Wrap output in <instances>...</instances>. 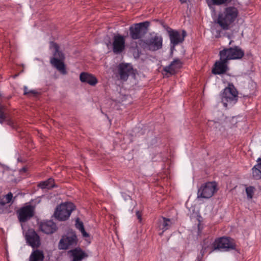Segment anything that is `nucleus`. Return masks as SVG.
<instances>
[{"label":"nucleus","mask_w":261,"mask_h":261,"mask_svg":"<svg viewBox=\"0 0 261 261\" xmlns=\"http://www.w3.org/2000/svg\"><path fill=\"white\" fill-rule=\"evenodd\" d=\"M236 249V244L234 240L229 237H222L216 239L214 242H212L211 239H205L200 253L203 255L208 251L210 252L216 250L229 251Z\"/></svg>","instance_id":"1"},{"label":"nucleus","mask_w":261,"mask_h":261,"mask_svg":"<svg viewBox=\"0 0 261 261\" xmlns=\"http://www.w3.org/2000/svg\"><path fill=\"white\" fill-rule=\"evenodd\" d=\"M238 10L234 7L225 8L220 12L217 19V23L223 30H229L233 25L238 16Z\"/></svg>","instance_id":"2"},{"label":"nucleus","mask_w":261,"mask_h":261,"mask_svg":"<svg viewBox=\"0 0 261 261\" xmlns=\"http://www.w3.org/2000/svg\"><path fill=\"white\" fill-rule=\"evenodd\" d=\"M51 45L55 51L53 53V57L50 59V64L61 73L66 74L67 72L64 63L65 59L64 55L62 51L59 50V46L57 43L52 42Z\"/></svg>","instance_id":"3"},{"label":"nucleus","mask_w":261,"mask_h":261,"mask_svg":"<svg viewBox=\"0 0 261 261\" xmlns=\"http://www.w3.org/2000/svg\"><path fill=\"white\" fill-rule=\"evenodd\" d=\"M238 99V92L232 84H228L221 93V101L224 107H231Z\"/></svg>","instance_id":"4"},{"label":"nucleus","mask_w":261,"mask_h":261,"mask_svg":"<svg viewBox=\"0 0 261 261\" xmlns=\"http://www.w3.org/2000/svg\"><path fill=\"white\" fill-rule=\"evenodd\" d=\"M149 25V22L147 21L134 24L129 28L130 37L133 40L142 38L146 34Z\"/></svg>","instance_id":"5"},{"label":"nucleus","mask_w":261,"mask_h":261,"mask_svg":"<svg viewBox=\"0 0 261 261\" xmlns=\"http://www.w3.org/2000/svg\"><path fill=\"white\" fill-rule=\"evenodd\" d=\"M75 206L72 202H66L59 205L55 212L56 218L60 221L67 220L74 210Z\"/></svg>","instance_id":"6"},{"label":"nucleus","mask_w":261,"mask_h":261,"mask_svg":"<svg viewBox=\"0 0 261 261\" xmlns=\"http://www.w3.org/2000/svg\"><path fill=\"white\" fill-rule=\"evenodd\" d=\"M244 51L238 46L224 48L219 53V55H222L228 61L241 59L244 57Z\"/></svg>","instance_id":"7"},{"label":"nucleus","mask_w":261,"mask_h":261,"mask_svg":"<svg viewBox=\"0 0 261 261\" xmlns=\"http://www.w3.org/2000/svg\"><path fill=\"white\" fill-rule=\"evenodd\" d=\"M77 237L75 232L72 231L62 236L59 241L58 247L60 250H67L77 245Z\"/></svg>","instance_id":"8"},{"label":"nucleus","mask_w":261,"mask_h":261,"mask_svg":"<svg viewBox=\"0 0 261 261\" xmlns=\"http://www.w3.org/2000/svg\"><path fill=\"white\" fill-rule=\"evenodd\" d=\"M216 182H207L198 190V195L202 198H209L217 191Z\"/></svg>","instance_id":"9"},{"label":"nucleus","mask_w":261,"mask_h":261,"mask_svg":"<svg viewBox=\"0 0 261 261\" xmlns=\"http://www.w3.org/2000/svg\"><path fill=\"white\" fill-rule=\"evenodd\" d=\"M145 47L150 51H156L162 48L163 38L161 35H155L144 41Z\"/></svg>","instance_id":"10"},{"label":"nucleus","mask_w":261,"mask_h":261,"mask_svg":"<svg viewBox=\"0 0 261 261\" xmlns=\"http://www.w3.org/2000/svg\"><path fill=\"white\" fill-rule=\"evenodd\" d=\"M27 243L33 248H38L41 244L40 237L33 229H29L25 233Z\"/></svg>","instance_id":"11"},{"label":"nucleus","mask_w":261,"mask_h":261,"mask_svg":"<svg viewBox=\"0 0 261 261\" xmlns=\"http://www.w3.org/2000/svg\"><path fill=\"white\" fill-rule=\"evenodd\" d=\"M18 219L21 223H24L32 218L34 214V208L31 205L22 207L17 212Z\"/></svg>","instance_id":"12"},{"label":"nucleus","mask_w":261,"mask_h":261,"mask_svg":"<svg viewBox=\"0 0 261 261\" xmlns=\"http://www.w3.org/2000/svg\"><path fill=\"white\" fill-rule=\"evenodd\" d=\"M113 51L115 54H120L123 52L125 46V39L124 36L117 34L113 37Z\"/></svg>","instance_id":"13"},{"label":"nucleus","mask_w":261,"mask_h":261,"mask_svg":"<svg viewBox=\"0 0 261 261\" xmlns=\"http://www.w3.org/2000/svg\"><path fill=\"white\" fill-rule=\"evenodd\" d=\"M219 55L220 57V60L215 62L214 66L212 69V73L216 75L223 74L228 69L227 66L228 61L222 55Z\"/></svg>","instance_id":"14"},{"label":"nucleus","mask_w":261,"mask_h":261,"mask_svg":"<svg viewBox=\"0 0 261 261\" xmlns=\"http://www.w3.org/2000/svg\"><path fill=\"white\" fill-rule=\"evenodd\" d=\"M168 33L171 44H172L173 46L182 43L187 35V33L184 30L182 31L181 35L179 32L173 30L169 31Z\"/></svg>","instance_id":"15"},{"label":"nucleus","mask_w":261,"mask_h":261,"mask_svg":"<svg viewBox=\"0 0 261 261\" xmlns=\"http://www.w3.org/2000/svg\"><path fill=\"white\" fill-rule=\"evenodd\" d=\"M39 228L44 233L50 234L55 232L58 227L56 224L53 221L46 220L40 223Z\"/></svg>","instance_id":"16"},{"label":"nucleus","mask_w":261,"mask_h":261,"mask_svg":"<svg viewBox=\"0 0 261 261\" xmlns=\"http://www.w3.org/2000/svg\"><path fill=\"white\" fill-rule=\"evenodd\" d=\"M182 63L179 59H174L169 65L165 66L163 68L164 71L166 74L173 75L181 67Z\"/></svg>","instance_id":"17"},{"label":"nucleus","mask_w":261,"mask_h":261,"mask_svg":"<svg viewBox=\"0 0 261 261\" xmlns=\"http://www.w3.org/2000/svg\"><path fill=\"white\" fill-rule=\"evenodd\" d=\"M80 80L81 82L87 83L91 86H95L98 83L97 78L94 75L85 72L80 74Z\"/></svg>","instance_id":"18"},{"label":"nucleus","mask_w":261,"mask_h":261,"mask_svg":"<svg viewBox=\"0 0 261 261\" xmlns=\"http://www.w3.org/2000/svg\"><path fill=\"white\" fill-rule=\"evenodd\" d=\"M13 198V194L9 192L6 195L0 196V214H3L7 211L6 204L10 203Z\"/></svg>","instance_id":"19"},{"label":"nucleus","mask_w":261,"mask_h":261,"mask_svg":"<svg viewBox=\"0 0 261 261\" xmlns=\"http://www.w3.org/2000/svg\"><path fill=\"white\" fill-rule=\"evenodd\" d=\"M132 68L128 64H119L118 71L121 80L126 81L128 79L129 73L132 71Z\"/></svg>","instance_id":"20"},{"label":"nucleus","mask_w":261,"mask_h":261,"mask_svg":"<svg viewBox=\"0 0 261 261\" xmlns=\"http://www.w3.org/2000/svg\"><path fill=\"white\" fill-rule=\"evenodd\" d=\"M75 225V227L81 232L83 237L85 238V240L88 242V243H90V239L89 234L85 231L83 223L80 221L79 218L76 219Z\"/></svg>","instance_id":"21"},{"label":"nucleus","mask_w":261,"mask_h":261,"mask_svg":"<svg viewBox=\"0 0 261 261\" xmlns=\"http://www.w3.org/2000/svg\"><path fill=\"white\" fill-rule=\"evenodd\" d=\"M257 164L252 168V177L255 179L261 178V158L256 160Z\"/></svg>","instance_id":"22"},{"label":"nucleus","mask_w":261,"mask_h":261,"mask_svg":"<svg viewBox=\"0 0 261 261\" xmlns=\"http://www.w3.org/2000/svg\"><path fill=\"white\" fill-rule=\"evenodd\" d=\"M73 257L72 261H81L87 255L80 248H75L70 251Z\"/></svg>","instance_id":"23"},{"label":"nucleus","mask_w":261,"mask_h":261,"mask_svg":"<svg viewBox=\"0 0 261 261\" xmlns=\"http://www.w3.org/2000/svg\"><path fill=\"white\" fill-rule=\"evenodd\" d=\"M44 257L43 251L36 249L32 252L29 261H43Z\"/></svg>","instance_id":"24"},{"label":"nucleus","mask_w":261,"mask_h":261,"mask_svg":"<svg viewBox=\"0 0 261 261\" xmlns=\"http://www.w3.org/2000/svg\"><path fill=\"white\" fill-rule=\"evenodd\" d=\"M160 228L163 230L162 232L160 234L162 235L163 233L169 229L172 225V222L170 219H167L164 217L162 218V219L160 221Z\"/></svg>","instance_id":"25"},{"label":"nucleus","mask_w":261,"mask_h":261,"mask_svg":"<svg viewBox=\"0 0 261 261\" xmlns=\"http://www.w3.org/2000/svg\"><path fill=\"white\" fill-rule=\"evenodd\" d=\"M55 186L54 180L52 178L48 179L47 180L41 181L38 184V187L41 189H51Z\"/></svg>","instance_id":"26"},{"label":"nucleus","mask_w":261,"mask_h":261,"mask_svg":"<svg viewBox=\"0 0 261 261\" xmlns=\"http://www.w3.org/2000/svg\"><path fill=\"white\" fill-rule=\"evenodd\" d=\"M231 0H206V3L210 8L213 6H220L229 3Z\"/></svg>","instance_id":"27"},{"label":"nucleus","mask_w":261,"mask_h":261,"mask_svg":"<svg viewBox=\"0 0 261 261\" xmlns=\"http://www.w3.org/2000/svg\"><path fill=\"white\" fill-rule=\"evenodd\" d=\"M255 191L253 187L249 186L246 188V192L248 199H251L253 197Z\"/></svg>","instance_id":"28"},{"label":"nucleus","mask_w":261,"mask_h":261,"mask_svg":"<svg viewBox=\"0 0 261 261\" xmlns=\"http://www.w3.org/2000/svg\"><path fill=\"white\" fill-rule=\"evenodd\" d=\"M23 91H24V95H29V94H32V95H36L37 94V92H36L35 90H29L28 87L27 86L23 87Z\"/></svg>","instance_id":"29"},{"label":"nucleus","mask_w":261,"mask_h":261,"mask_svg":"<svg viewBox=\"0 0 261 261\" xmlns=\"http://www.w3.org/2000/svg\"><path fill=\"white\" fill-rule=\"evenodd\" d=\"M6 117L4 113L2 107H0V123L2 124L5 120Z\"/></svg>","instance_id":"30"},{"label":"nucleus","mask_w":261,"mask_h":261,"mask_svg":"<svg viewBox=\"0 0 261 261\" xmlns=\"http://www.w3.org/2000/svg\"><path fill=\"white\" fill-rule=\"evenodd\" d=\"M136 216H137V218L139 219V221L140 222L141 221V220H142L141 213H140L139 211H137L136 212Z\"/></svg>","instance_id":"31"},{"label":"nucleus","mask_w":261,"mask_h":261,"mask_svg":"<svg viewBox=\"0 0 261 261\" xmlns=\"http://www.w3.org/2000/svg\"><path fill=\"white\" fill-rule=\"evenodd\" d=\"M179 1L181 3H186L187 0H179Z\"/></svg>","instance_id":"32"},{"label":"nucleus","mask_w":261,"mask_h":261,"mask_svg":"<svg viewBox=\"0 0 261 261\" xmlns=\"http://www.w3.org/2000/svg\"><path fill=\"white\" fill-rule=\"evenodd\" d=\"M22 171H23V172H26L27 171V168L24 167L22 169H21Z\"/></svg>","instance_id":"33"},{"label":"nucleus","mask_w":261,"mask_h":261,"mask_svg":"<svg viewBox=\"0 0 261 261\" xmlns=\"http://www.w3.org/2000/svg\"><path fill=\"white\" fill-rule=\"evenodd\" d=\"M213 122V121H209V123H208V125H210L211 123Z\"/></svg>","instance_id":"34"},{"label":"nucleus","mask_w":261,"mask_h":261,"mask_svg":"<svg viewBox=\"0 0 261 261\" xmlns=\"http://www.w3.org/2000/svg\"><path fill=\"white\" fill-rule=\"evenodd\" d=\"M232 42V41H230V42H229V44H230Z\"/></svg>","instance_id":"35"}]
</instances>
